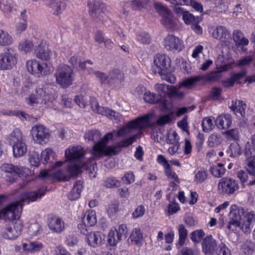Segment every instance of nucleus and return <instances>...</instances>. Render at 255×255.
Segmentation results:
<instances>
[{
  "mask_svg": "<svg viewBox=\"0 0 255 255\" xmlns=\"http://www.w3.org/2000/svg\"><path fill=\"white\" fill-rule=\"evenodd\" d=\"M244 214L245 211L243 208L236 205H232L227 228L234 231L237 228H240L245 233H250L255 222V212L252 211L246 215Z\"/></svg>",
  "mask_w": 255,
  "mask_h": 255,
  "instance_id": "f257e3e1",
  "label": "nucleus"
},
{
  "mask_svg": "<svg viewBox=\"0 0 255 255\" xmlns=\"http://www.w3.org/2000/svg\"><path fill=\"white\" fill-rule=\"evenodd\" d=\"M141 134L142 131H140V133L122 140L117 146H107L108 140L113 138L112 132H108L99 143L94 146V154L97 157H101L104 155H115L122 147H126L131 144L137 138H139Z\"/></svg>",
  "mask_w": 255,
  "mask_h": 255,
  "instance_id": "f03ea898",
  "label": "nucleus"
},
{
  "mask_svg": "<svg viewBox=\"0 0 255 255\" xmlns=\"http://www.w3.org/2000/svg\"><path fill=\"white\" fill-rule=\"evenodd\" d=\"M87 152L81 146H70L65 151L67 160L73 161L69 165L67 171L71 177L77 176L81 171V168L86 166L87 163L91 161V157L85 161L84 155Z\"/></svg>",
  "mask_w": 255,
  "mask_h": 255,
  "instance_id": "7ed1b4c3",
  "label": "nucleus"
},
{
  "mask_svg": "<svg viewBox=\"0 0 255 255\" xmlns=\"http://www.w3.org/2000/svg\"><path fill=\"white\" fill-rule=\"evenodd\" d=\"M54 76L56 83L61 87L66 88L72 84L73 71L67 65H61L57 68Z\"/></svg>",
  "mask_w": 255,
  "mask_h": 255,
  "instance_id": "20e7f679",
  "label": "nucleus"
},
{
  "mask_svg": "<svg viewBox=\"0 0 255 255\" xmlns=\"http://www.w3.org/2000/svg\"><path fill=\"white\" fill-rule=\"evenodd\" d=\"M78 227L81 234L85 236V240L88 245L93 248L102 245L104 241V235L102 232L92 231L83 225H79Z\"/></svg>",
  "mask_w": 255,
  "mask_h": 255,
  "instance_id": "39448f33",
  "label": "nucleus"
},
{
  "mask_svg": "<svg viewBox=\"0 0 255 255\" xmlns=\"http://www.w3.org/2000/svg\"><path fill=\"white\" fill-rule=\"evenodd\" d=\"M149 126V120L147 117L138 118L134 120L128 122L126 126L118 131V136H123L129 134L134 130H138V132L142 131V129Z\"/></svg>",
  "mask_w": 255,
  "mask_h": 255,
  "instance_id": "423d86ee",
  "label": "nucleus"
},
{
  "mask_svg": "<svg viewBox=\"0 0 255 255\" xmlns=\"http://www.w3.org/2000/svg\"><path fill=\"white\" fill-rule=\"evenodd\" d=\"M22 206L23 204L20 200L7 205L2 211L4 218L9 220H16L19 219Z\"/></svg>",
  "mask_w": 255,
  "mask_h": 255,
  "instance_id": "0eeeda50",
  "label": "nucleus"
},
{
  "mask_svg": "<svg viewBox=\"0 0 255 255\" xmlns=\"http://www.w3.org/2000/svg\"><path fill=\"white\" fill-rule=\"evenodd\" d=\"M32 138L35 142L40 144L47 143L50 138L48 129L42 125H37L33 126L31 130Z\"/></svg>",
  "mask_w": 255,
  "mask_h": 255,
  "instance_id": "6e6552de",
  "label": "nucleus"
},
{
  "mask_svg": "<svg viewBox=\"0 0 255 255\" xmlns=\"http://www.w3.org/2000/svg\"><path fill=\"white\" fill-rule=\"evenodd\" d=\"M163 46L164 48L172 52H178L184 47L183 41L175 35L169 34L164 38Z\"/></svg>",
  "mask_w": 255,
  "mask_h": 255,
  "instance_id": "1a4fd4ad",
  "label": "nucleus"
},
{
  "mask_svg": "<svg viewBox=\"0 0 255 255\" xmlns=\"http://www.w3.org/2000/svg\"><path fill=\"white\" fill-rule=\"evenodd\" d=\"M49 96L43 86L36 88L34 92L30 94L27 99L28 103L33 106L34 104H46L49 101Z\"/></svg>",
  "mask_w": 255,
  "mask_h": 255,
  "instance_id": "9d476101",
  "label": "nucleus"
},
{
  "mask_svg": "<svg viewBox=\"0 0 255 255\" xmlns=\"http://www.w3.org/2000/svg\"><path fill=\"white\" fill-rule=\"evenodd\" d=\"M239 188L236 181L230 177L221 178L218 183L219 190L228 195L233 194Z\"/></svg>",
  "mask_w": 255,
  "mask_h": 255,
  "instance_id": "9b49d317",
  "label": "nucleus"
},
{
  "mask_svg": "<svg viewBox=\"0 0 255 255\" xmlns=\"http://www.w3.org/2000/svg\"><path fill=\"white\" fill-rule=\"evenodd\" d=\"M90 104L91 108L95 112L103 115H105L112 120L117 121L120 120L121 115L119 113L103 107H100L97 101L94 100L91 102Z\"/></svg>",
  "mask_w": 255,
  "mask_h": 255,
  "instance_id": "f8f14e48",
  "label": "nucleus"
},
{
  "mask_svg": "<svg viewBox=\"0 0 255 255\" xmlns=\"http://www.w3.org/2000/svg\"><path fill=\"white\" fill-rule=\"evenodd\" d=\"M154 64L156 67L155 73H163L167 71L170 66V60L165 54H157L154 57Z\"/></svg>",
  "mask_w": 255,
  "mask_h": 255,
  "instance_id": "ddd939ff",
  "label": "nucleus"
},
{
  "mask_svg": "<svg viewBox=\"0 0 255 255\" xmlns=\"http://www.w3.org/2000/svg\"><path fill=\"white\" fill-rule=\"evenodd\" d=\"M201 246L205 255H213L218 249L217 242L212 235H208L203 239Z\"/></svg>",
  "mask_w": 255,
  "mask_h": 255,
  "instance_id": "4468645a",
  "label": "nucleus"
},
{
  "mask_svg": "<svg viewBox=\"0 0 255 255\" xmlns=\"http://www.w3.org/2000/svg\"><path fill=\"white\" fill-rule=\"evenodd\" d=\"M22 225L20 221L12 222L9 226L6 227L3 234L4 238L13 239L17 237L22 231Z\"/></svg>",
  "mask_w": 255,
  "mask_h": 255,
  "instance_id": "2eb2a0df",
  "label": "nucleus"
},
{
  "mask_svg": "<svg viewBox=\"0 0 255 255\" xmlns=\"http://www.w3.org/2000/svg\"><path fill=\"white\" fill-rule=\"evenodd\" d=\"M16 62V57L10 52H5L0 54V70L10 69Z\"/></svg>",
  "mask_w": 255,
  "mask_h": 255,
  "instance_id": "dca6fc26",
  "label": "nucleus"
},
{
  "mask_svg": "<svg viewBox=\"0 0 255 255\" xmlns=\"http://www.w3.org/2000/svg\"><path fill=\"white\" fill-rule=\"evenodd\" d=\"M0 169L9 174L7 176L8 177V181L10 182L15 181L22 172L21 168L8 163H4L1 165Z\"/></svg>",
  "mask_w": 255,
  "mask_h": 255,
  "instance_id": "f3484780",
  "label": "nucleus"
},
{
  "mask_svg": "<svg viewBox=\"0 0 255 255\" xmlns=\"http://www.w3.org/2000/svg\"><path fill=\"white\" fill-rule=\"evenodd\" d=\"M46 191L45 187H42L35 191L26 192L21 195L19 200L22 204L25 202L29 203L30 201H35L41 198L45 194Z\"/></svg>",
  "mask_w": 255,
  "mask_h": 255,
  "instance_id": "a211bd4d",
  "label": "nucleus"
},
{
  "mask_svg": "<svg viewBox=\"0 0 255 255\" xmlns=\"http://www.w3.org/2000/svg\"><path fill=\"white\" fill-rule=\"evenodd\" d=\"M48 226L54 233H60L65 229L64 221L58 216H53L48 219Z\"/></svg>",
  "mask_w": 255,
  "mask_h": 255,
  "instance_id": "6ab92c4d",
  "label": "nucleus"
},
{
  "mask_svg": "<svg viewBox=\"0 0 255 255\" xmlns=\"http://www.w3.org/2000/svg\"><path fill=\"white\" fill-rule=\"evenodd\" d=\"M46 65L45 64H41L40 62L35 59L28 60L26 63L27 70L38 77L42 75L43 69Z\"/></svg>",
  "mask_w": 255,
  "mask_h": 255,
  "instance_id": "aec40b11",
  "label": "nucleus"
},
{
  "mask_svg": "<svg viewBox=\"0 0 255 255\" xmlns=\"http://www.w3.org/2000/svg\"><path fill=\"white\" fill-rule=\"evenodd\" d=\"M35 53L38 58L45 61L49 60L52 55L48 46L43 43H40L35 49Z\"/></svg>",
  "mask_w": 255,
  "mask_h": 255,
  "instance_id": "412c9836",
  "label": "nucleus"
},
{
  "mask_svg": "<svg viewBox=\"0 0 255 255\" xmlns=\"http://www.w3.org/2000/svg\"><path fill=\"white\" fill-rule=\"evenodd\" d=\"M102 135L101 133L97 129H92L90 130L89 131H87L85 132L84 135V137L85 139L88 140V141H93L95 143V144L93 145L94 146L97 143H99L103 138H102L100 140H99L98 142H97V141H98L101 137ZM92 156L94 157H92V159L94 158L95 159H99L100 157H97L94 154V146H93V150H92Z\"/></svg>",
  "mask_w": 255,
  "mask_h": 255,
  "instance_id": "4be33fe9",
  "label": "nucleus"
},
{
  "mask_svg": "<svg viewBox=\"0 0 255 255\" xmlns=\"http://www.w3.org/2000/svg\"><path fill=\"white\" fill-rule=\"evenodd\" d=\"M229 31L224 26L219 25L217 26L213 30L212 36L221 41H225L229 36Z\"/></svg>",
  "mask_w": 255,
  "mask_h": 255,
  "instance_id": "5701e85b",
  "label": "nucleus"
},
{
  "mask_svg": "<svg viewBox=\"0 0 255 255\" xmlns=\"http://www.w3.org/2000/svg\"><path fill=\"white\" fill-rule=\"evenodd\" d=\"M230 108L238 117H243L245 114L246 104L242 101L236 100L233 101Z\"/></svg>",
  "mask_w": 255,
  "mask_h": 255,
  "instance_id": "b1692460",
  "label": "nucleus"
},
{
  "mask_svg": "<svg viewBox=\"0 0 255 255\" xmlns=\"http://www.w3.org/2000/svg\"><path fill=\"white\" fill-rule=\"evenodd\" d=\"M83 224L80 225H85V227L94 226L97 223L96 212L93 210L87 211L85 212L84 216L82 218Z\"/></svg>",
  "mask_w": 255,
  "mask_h": 255,
  "instance_id": "393cba45",
  "label": "nucleus"
},
{
  "mask_svg": "<svg viewBox=\"0 0 255 255\" xmlns=\"http://www.w3.org/2000/svg\"><path fill=\"white\" fill-rule=\"evenodd\" d=\"M162 17V19H161V23L164 25L167 29L173 30L176 28V20L173 17L171 12L166 13L165 15H163Z\"/></svg>",
  "mask_w": 255,
  "mask_h": 255,
  "instance_id": "a878e982",
  "label": "nucleus"
},
{
  "mask_svg": "<svg viewBox=\"0 0 255 255\" xmlns=\"http://www.w3.org/2000/svg\"><path fill=\"white\" fill-rule=\"evenodd\" d=\"M232 124V118L230 115L226 114L217 117L216 124L217 127L221 129L228 128Z\"/></svg>",
  "mask_w": 255,
  "mask_h": 255,
  "instance_id": "bb28decb",
  "label": "nucleus"
},
{
  "mask_svg": "<svg viewBox=\"0 0 255 255\" xmlns=\"http://www.w3.org/2000/svg\"><path fill=\"white\" fill-rule=\"evenodd\" d=\"M53 176L54 178L57 179L60 181H68L71 178L70 176L64 175L63 172L61 170H58L56 172H52L47 170H42L40 172V176L43 178H46Z\"/></svg>",
  "mask_w": 255,
  "mask_h": 255,
  "instance_id": "cd10ccee",
  "label": "nucleus"
},
{
  "mask_svg": "<svg viewBox=\"0 0 255 255\" xmlns=\"http://www.w3.org/2000/svg\"><path fill=\"white\" fill-rule=\"evenodd\" d=\"M234 41L238 46H244L248 45L249 40L244 36L243 33L239 30H235L233 33Z\"/></svg>",
  "mask_w": 255,
  "mask_h": 255,
  "instance_id": "c85d7f7f",
  "label": "nucleus"
},
{
  "mask_svg": "<svg viewBox=\"0 0 255 255\" xmlns=\"http://www.w3.org/2000/svg\"><path fill=\"white\" fill-rule=\"evenodd\" d=\"M49 5L54 15L61 13L66 7L65 2L60 0H50Z\"/></svg>",
  "mask_w": 255,
  "mask_h": 255,
  "instance_id": "c756f323",
  "label": "nucleus"
},
{
  "mask_svg": "<svg viewBox=\"0 0 255 255\" xmlns=\"http://www.w3.org/2000/svg\"><path fill=\"white\" fill-rule=\"evenodd\" d=\"M171 85L165 84L157 83L154 86V88L158 93V95L161 102H163V98L166 95L168 96L169 91Z\"/></svg>",
  "mask_w": 255,
  "mask_h": 255,
  "instance_id": "7c9ffc66",
  "label": "nucleus"
},
{
  "mask_svg": "<svg viewBox=\"0 0 255 255\" xmlns=\"http://www.w3.org/2000/svg\"><path fill=\"white\" fill-rule=\"evenodd\" d=\"M82 189V183L81 181H77L74 184L73 187L68 194V198L71 200L78 199L80 196V193Z\"/></svg>",
  "mask_w": 255,
  "mask_h": 255,
  "instance_id": "2f4dec72",
  "label": "nucleus"
},
{
  "mask_svg": "<svg viewBox=\"0 0 255 255\" xmlns=\"http://www.w3.org/2000/svg\"><path fill=\"white\" fill-rule=\"evenodd\" d=\"M13 153L15 157L24 155L27 151V146L24 142L22 141L12 145Z\"/></svg>",
  "mask_w": 255,
  "mask_h": 255,
  "instance_id": "473e14b6",
  "label": "nucleus"
},
{
  "mask_svg": "<svg viewBox=\"0 0 255 255\" xmlns=\"http://www.w3.org/2000/svg\"><path fill=\"white\" fill-rule=\"evenodd\" d=\"M124 75L119 70L116 69L110 72L108 75V84H112L121 82Z\"/></svg>",
  "mask_w": 255,
  "mask_h": 255,
  "instance_id": "72a5a7b5",
  "label": "nucleus"
},
{
  "mask_svg": "<svg viewBox=\"0 0 255 255\" xmlns=\"http://www.w3.org/2000/svg\"><path fill=\"white\" fill-rule=\"evenodd\" d=\"M201 76L190 77L184 79L179 85V88L184 87L187 89H191L196 83L201 80Z\"/></svg>",
  "mask_w": 255,
  "mask_h": 255,
  "instance_id": "f704fd0d",
  "label": "nucleus"
},
{
  "mask_svg": "<svg viewBox=\"0 0 255 255\" xmlns=\"http://www.w3.org/2000/svg\"><path fill=\"white\" fill-rule=\"evenodd\" d=\"M222 142V138L220 134L214 132L208 137L207 144L210 147H214L219 145Z\"/></svg>",
  "mask_w": 255,
  "mask_h": 255,
  "instance_id": "c9c22d12",
  "label": "nucleus"
},
{
  "mask_svg": "<svg viewBox=\"0 0 255 255\" xmlns=\"http://www.w3.org/2000/svg\"><path fill=\"white\" fill-rule=\"evenodd\" d=\"M22 247L23 249L25 251L35 253L40 251L43 248V245L38 242H33L29 244H23Z\"/></svg>",
  "mask_w": 255,
  "mask_h": 255,
  "instance_id": "e433bc0d",
  "label": "nucleus"
},
{
  "mask_svg": "<svg viewBox=\"0 0 255 255\" xmlns=\"http://www.w3.org/2000/svg\"><path fill=\"white\" fill-rule=\"evenodd\" d=\"M8 140L9 143L12 145L23 141L22 134L20 131L17 128L14 129L9 135Z\"/></svg>",
  "mask_w": 255,
  "mask_h": 255,
  "instance_id": "4c0bfd02",
  "label": "nucleus"
},
{
  "mask_svg": "<svg viewBox=\"0 0 255 255\" xmlns=\"http://www.w3.org/2000/svg\"><path fill=\"white\" fill-rule=\"evenodd\" d=\"M70 63L73 66L76 67L77 65L81 69H84L86 68V65L89 64H92V62L90 60H87L85 62H82L80 58L77 55L73 56L69 60Z\"/></svg>",
  "mask_w": 255,
  "mask_h": 255,
  "instance_id": "58836bf2",
  "label": "nucleus"
},
{
  "mask_svg": "<svg viewBox=\"0 0 255 255\" xmlns=\"http://www.w3.org/2000/svg\"><path fill=\"white\" fill-rule=\"evenodd\" d=\"M13 42L12 36L6 31L0 29V46H7Z\"/></svg>",
  "mask_w": 255,
  "mask_h": 255,
  "instance_id": "ea45409f",
  "label": "nucleus"
},
{
  "mask_svg": "<svg viewBox=\"0 0 255 255\" xmlns=\"http://www.w3.org/2000/svg\"><path fill=\"white\" fill-rule=\"evenodd\" d=\"M20 19L21 21L17 23L15 27L16 31L17 34H21L27 28L26 16L25 10L21 12Z\"/></svg>",
  "mask_w": 255,
  "mask_h": 255,
  "instance_id": "a19ab883",
  "label": "nucleus"
},
{
  "mask_svg": "<svg viewBox=\"0 0 255 255\" xmlns=\"http://www.w3.org/2000/svg\"><path fill=\"white\" fill-rule=\"evenodd\" d=\"M178 232L179 235L178 244L180 246H182L187 237L188 231L183 224H180L178 226Z\"/></svg>",
  "mask_w": 255,
  "mask_h": 255,
  "instance_id": "79ce46f5",
  "label": "nucleus"
},
{
  "mask_svg": "<svg viewBox=\"0 0 255 255\" xmlns=\"http://www.w3.org/2000/svg\"><path fill=\"white\" fill-rule=\"evenodd\" d=\"M212 174L217 178H220L224 175L226 172L224 164L218 163L217 166L211 167L210 169Z\"/></svg>",
  "mask_w": 255,
  "mask_h": 255,
  "instance_id": "37998d69",
  "label": "nucleus"
},
{
  "mask_svg": "<svg viewBox=\"0 0 255 255\" xmlns=\"http://www.w3.org/2000/svg\"><path fill=\"white\" fill-rule=\"evenodd\" d=\"M129 239L131 242L134 243L137 245H140L142 240V235L140 230L136 228L134 229L130 235Z\"/></svg>",
  "mask_w": 255,
  "mask_h": 255,
  "instance_id": "c03bdc74",
  "label": "nucleus"
},
{
  "mask_svg": "<svg viewBox=\"0 0 255 255\" xmlns=\"http://www.w3.org/2000/svg\"><path fill=\"white\" fill-rule=\"evenodd\" d=\"M150 1V0H132V8L134 10H141L145 8Z\"/></svg>",
  "mask_w": 255,
  "mask_h": 255,
  "instance_id": "a18cd8bd",
  "label": "nucleus"
},
{
  "mask_svg": "<svg viewBox=\"0 0 255 255\" xmlns=\"http://www.w3.org/2000/svg\"><path fill=\"white\" fill-rule=\"evenodd\" d=\"M205 236V233L203 230H197L192 232L190 234L191 240L195 244H198L200 242L201 239Z\"/></svg>",
  "mask_w": 255,
  "mask_h": 255,
  "instance_id": "49530a36",
  "label": "nucleus"
},
{
  "mask_svg": "<svg viewBox=\"0 0 255 255\" xmlns=\"http://www.w3.org/2000/svg\"><path fill=\"white\" fill-rule=\"evenodd\" d=\"M179 89V88H177L175 86H170L168 96L174 99H182L185 94L183 92L180 91Z\"/></svg>",
  "mask_w": 255,
  "mask_h": 255,
  "instance_id": "de8ad7c7",
  "label": "nucleus"
},
{
  "mask_svg": "<svg viewBox=\"0 0 255 255\" xmlns=\"http://www.w3.org/2000/svg\"><path fill=\"white\" fill-rule=\"evenodd\" d=\"M224 134L228 140H237L239 138L240 132L238 128L228 130Z\"/></svg>",
  "mask_w": 255,
  "mask_h": 255,
  "instance_id": "09e8293b",
  "label": "nucleus"
},
{
  "mask_svg": "<svg viewBox=\"0 0 255 255\" xmlns=\"http://www.w3.org/2000/svg\"><path fill=\"white\" fill-rule=\"evenodd\" d=\"M144 99L145 102L150 104L161 102L159 96H156L154 93H151L149 91L144 93Z\"/></svg>",
  "mask_w": 255,
  "mask_h": 255,
  "instance_id": "8fccbe9b",
  "label": "nucleus"
},
{
  "mask_svg": "<svg viewBox=\"0 0 255 255\" xmlns=\"http://www.w3.org/2000/svg\"><path fill=\"white\" fill-rule=\"evenodd\" d=\"M247 170L251 175H255V156H251L247 160Z\"/></svg>",
  "mask_w": 255,
  "mask_h": 255,
  "instance_id": "3c124183",
  "label": "nucleus"
},
{
  "mask_svg": "<svg viewBox=\"0 0 255 255\" xmlns=\"http://www.w3.org/2000/svg\"><path fill=\"white\" fill-rule=\"evenodd\" d=\"M202 126L204 131H209L214 127L213 120L211 118H205L202 121Z\"/></svg>",
  "mask_w": 255,
  "mask_h": 255,
  "instance_id": "603ef678",
  "label": "nucleus"
},
{
  "mask_svg": "<svg viewBox=\"0 0 255 255\" xmlns=\"http://www.w3.org/2000/svg\"><path fill=\"white\" fill-rule=\"evenodd\" d=\"M29 161L31 165L38 167L40 164V158L38 153L36 151H31L29 153Z\"/></svg>",
  "mask_w": 255,
  "mask_h": 255,
  "instance_id": "864d4df0",
  "label": "nucleus"
},
{
  "mask_svg": "<svg viewBox=\"0 0 255 255\" xmlns=\"http://www.w3.org/2000/svg\"><path fill=\"white\" fill-rule=\"evenodd\" d=\"M120 184L121 182L114 177L107 178L104 182V186L107 188H117Z\"/></svg>",
  "mask_w": 255,
  "mask_h": 255,
  "instance_id": "5fc2aeb1",
  "label": "nucleus"
},
{
  "mask_svg": "<svg viewBox=\"0 0 255 255\" xmlns=\"http://www.w3.org/2000/svg\"><path fill=\"white\" fill-rule=\"evenodd\" d=\"M121 241L119 237L114 231H110L108 235V242L111 246H115Z\"/></svg>",
  "mask_w": 255,
  "mask_h": 255,
  "instance_id": "6e6d98bb",
  "label": "nucleus"
},
{
  "mask_svg": "<svg viewBox=\"0 0 255 255\" xmlns=\"http://www.w3.org/2000/svg\"><path fill=\"white\" fill-rule=\"evenodd\" d=\"M116 232L117 235L119 237L121 240L125 239L127 238L128 233L127 225L125 224H122L120 225Z\"/></svg>",
  "mask_w": 255,
  "mask_h": 255,
  "instance_id": "4d7b16f0",
  "label": "nucleus"
},
{
  "mask_svg": "<svg viewBox=\"0 0 255 255\" xmlns=\"http://www.w3.org/2000/svg\"><path fill=\"white\" fill-rule=\"evenodd\" d=\"M165 173L168 179H172L174 182H176L177 183H180V180L178 175L174 171H172L170 166L165 169Z\"/></svg>",
  "mask_w": 255,
  "mask_h": 255,
  "instance_id": "13d9d810",
  "label": "nucleus"
},
{
  "mask_svg": "<svg viewBox=\"0 0 255 255\" xmlns=\"http://www.w3.org/2000/svg\"><path fill=\"white\" fill-rule=\"evenodd\" d=\"M207 173L205 171H198L194 176V181L196 183H201L207 178Z\"/></svg>",
  "mask_w": 255,
  "mask_h": 255,
  "instance_id": "bf43d9fd",
  "label": "nucleus"
},
{
  "mask_svg": "<svg viewBox=\"0 0 255 255\" xmlns=\"http://www.w3.org/2000/svg\"><path fill=\"white\" fill-rule=\"evenodd\" d=\"M253 60V58L251 56H247L237 61L236 64L240 67H243L249 65Z\"/></svg>",
  "mask_w": 255,
  "mask_h": 255,
  "instance_id": "052dcab7",
  "label": "nucleus"
},
{
  "mask_svg": "<svg viewBox=\"0 0 255 255\" xmlns=\"http://www.w3.org/2000/svg\"><path fill=\"white\" fill-rule=\"evenodd\" d=\"M221 77V73L220 71H215L210 73L207 75L205 78L206 80L209 82H214L218 80Z\"/></svg>",
  "mask_w": 255,
  "mask_h": 255,
  "instance_id": "680f3d73",
  "label": "nucleus"
},
{
  "mask_svg": "<svg viewBox=\"0 0 255 255\" xmlns=\"http://www.w3.org/2000/svg\"><path fill=\"white\" fill-rule=\"evenodd\" d=\"M41 157L43 158L44 161L47 163L50 160V157L54 156V152L50 148H46L41 152Z\"/></svg>",
  "mask_w": 255,
  "mask_h": 255,
  "instance_id": "e2e57ef3",
  "label": "nucleus"
},
{
  "mask_svg": "<svg viewBox=\"0 0 255 255\" xmlns=\"http://www.w3.org/2000/svg\"><path fill=\"white\" fill-rule=\"evenodd\" d=\"M137 40L143 44H149L150 42V37L147 33H141L137 35Z\"/></svg>",
  "mask_w": 255,
  "mask_h": 255,
  "instance_id": "0e129e2a",
  "label": "nucleus"
},
{
  "mask_svg": "<svg viewBox=\"0 0 255 255\" xmlns=\"http://www.w3.org/2000/svg\"><path fill=\"white\" fill-rule=\"evenodd\" d=\"M74 101L79 107L82 108H85L88 104V101L82 96H76L74 98Z\"/></svg>",
  "mask_w": 255,
  "mask_h": 255,
  "instance_id": "69168bd1",
  "label": "nucleus"
},
{
  "mask_svg": "<svg viewBox=\"0 0 255 255\" xmlns=\"http://www.w3.org/2000/svg\"><path fill=\"white\" fill-rule=\"evenodd\" d=\"M222 89L220 88H213L210 94V97L213 100H218L220 97Z\"/></svg>",
  "mask_w": 255,
  "mask_h": 255,
  "instance_id": "338daca9",
  "label": "nucleus"
},
{
  "mask_svg": "<svg viewBox=\"0 0 255 255\" xmlns=\"http://www.w3.org/2000/svg\"><path fill=\"white\" fill-rule=\"evenodd\" d=\"M20 46L22 50L25 52H29L32 50L33 44L31 41L25 40L20 44Z\"/></svg>",
  "mask_w": 255,
  "mask_h": 255,
  "instance_id": "774afa93",
  "label": "nucleus"
}]
</instances>
